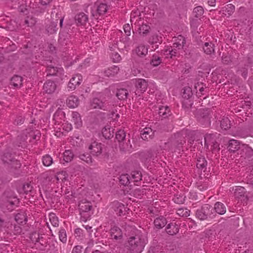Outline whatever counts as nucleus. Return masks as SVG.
Returning <instances> with one entry per match:
<instances>
[{"label": "nucleus", "instance_id": "obj_1", "mask_svg": "<svg viewBox=\"0 0 253 253\" xmlns=\"http://www.w3.org/2000/svg\"><path fill=\"white\" fill-rule=\"evenodd\" d=\"M130 22L134 30L140 35L145 36L149 32L150 28L148 21L144 19L138 11L131 13Z\"/></svg>", "mask_w": 253, "mask_h": 253}, {"label": "nucleus", "instance_id": "obj_2", "mask_svg": "<svg viewBox=\"0 0 253 253\" xmlns=\"http://www.w3.org/2000/svg\"><path fill=\"white\" fill-rule=\"evenodd\" d=\"M146 243L147 239L143 235L130 238L128 243L129 253H141Z\"/></svg>", "mask_w": 253, "mask_h": 253}, {"label": "nucleus", "instance_id": "obj_3", "mask_svg": "<svg viewBox=\"0 0 253 253\" xmlns=\"http://www.w3.org/2000/svg\"><path fill=\"white\" fill-rule=\"evenodd\" d=\"M79 208L82 217L85 220L89 219L91 214L92 205L91 203L86 200H83L80 202Z\"/></svg>", "mask_w": 253, "mask_h": 253}, {"label": "nucleus", "instance_id": "obj_4", "mask_svg": "<svg viewBox=\"0 0 253 253\" xmlns=\"http://www.w3.org/2000/svg\"><path fill=\"white\" fill-rule=\"evenodd\" d=\"M42 176L49 181L55 182V181H58L60 180L62 181L65 180L68 176V174L66 171H62L55 175L54 171L50 170L42 173Z\"/></svg>", "mask_w": 253, "mask_h": 253}, {"label": "nucleus", "instance_id": "obj_5", "mask_svg": "<svg viewBox=\"0 0 253 253\" xmlns=\"http://www.w3.org/2000/svg\"><path fill=\"white\" fill-rule=\"evenodd\" d=\"M229 149L231 151L235 152L239 149H242L245 154L250 153L252 149L248 145L241 144L240 142L235 139H231L229 142Z\"/></svg>", "mask_w": 253, "mask_h": 253}, {"label": "nucleus", "instance_id": "obj_6", "mask_svg": "<svg viewBox=\"0 0 253 253\" xmlns=\"http://www.w3.org/2000/svg\"><path fill=\"white\" fill-rule=\"evenodd\" d=\"M65 114L64 112L61 109L57 110L54 113L53 116V121L54 122L55 129H59L61 131V128L59 127V126L63 122H65Z\"/></svg>", "mask_w": 253, "mask_h": 253}, {"label": "nucleus", "instance_id": "obj_7", "mask_svg": "<svg viewBox=\"0 0 253 253\" xmlns=\"http://www.w3.org/2000/svg\"><path fill=\"white\" fill-rule=\"evenodd\" d=\"M205 144L207 148L211 145V149L212 151H218L219 150V145L215 142L214 135L212 134H207L205 135Z\"/></svg>", "mask_w": 253, "mask_h": 253}, {"label": "nucleus", "instance_id": "obj_8", "mask_svg": "<svg viewBox=\"0 0 253 253\" xmlns=\"http://www.w3.org/2000/svg\"><path fill=\"white\" fill-rule=\"evenodd\" d=\"M82 80L83 79L81 75L77 74L74 75L68 84V90H74L81 84Z\"/></svg>", "mask_w": 253, "mask_h": 253}, {"label": "nucleus", "instance_id": "obj_9", "mask_svg": "<svg viewBox=\"0 0 253 253\" xmlns=\"http://www.w3.org/2000/svg\"><path fill=\"white\" fill-rule=\"evenodd\" d=\"M4 163L9 164L12 168L17 169L21 167V165L19 161L14 160L12 157L11 154L9 153H4L1 158Z\"/></svg>", "mask_w": 253, "mask_h": 253}, {"label": "nucleus", "instance_id": "obj_10", "mask_svg": "<svg viewBox=\"0 0 253 253\" xmlns=\"http://www.w3.org/2000/svg\"><path fill=\"white\" fill-rule=\"evenodd\" d=\"M211 207L208 204L204 205L200 210L196 211V216L200 220L206 219L208 216L211 214L210 209Z\"/></svg>", "mask_w": 253, "mask_h": 253}, {"label": "nucleus", "instance_id": "obj_11", "mask_svg": "<svg viewBox=\"0 0 253 253\" xmlns=\"http://www.w3.org/2000/svg\"><path fill=\"white\" fill-rule=\"evenodd\" d=\"M148 81L142 79H138L135 81V86L137 88L135 94L142 93L146 90L148 87Z\"/></svg>", "mask_w": 253, "mask_h": 253}, {"label": "nucleus", "instance_id": "obj_12", "mask_svg": "<svg viewBox=\"0 0 253 253\" xmlns=\"http://www.w3.org/2000/svg\"><path fill=\"white\" fill-rule=\"evenodd\" d=\"M47 75L50 76H57L61 77L63 75V69L61 67H56L51 66L47 67Z\"/></svg>", "mask_w": 253, "mask_h": 253}, {"label": "nucleus", "instance_id": "obj_13", "mask_svg": "<svg viewBox=\"0 0 253 253\" xmlns=\"http://www.w3.org/2000/svg\"><path fill=\"white\" fill-rule=\"evenodd\" d=\"M75 19L78 26H85L88 22V16L84 12H80L75 16Z\"/></svg>", "mask_w": 253, "mask_h": 253}, {"label": "nucleus", "instance_id": "obj_14", "mask_svg": "<svg viewBox=\"0 0 253 253\" xmlns=\"http://www.w3.org/2000/svg\"><path fill=\"white\" fill-rule=\"evenodd\" d=\"M173 47L177 49V51L181 49L185 42V39L181 35H179L173 38Z\"/></svg>", "mask_w": 253, "mask_h": 253}, {"label": "nucleus", "instance_id": "obj_15", "mask_svg": "<svg viewBox=\"0 0 253 253\" xmlns=\"http://www.w3.org/2000/svg\"><path fill=\"white\" fill-rule=\"evenodd\" d=\"M89 149L91 150V153L92 155L98 156L102 152V144L95 141L93 142L89 146Z\"/></svg>", "mask_w": 253, "mask_h": 253}, {"label": "nucleus", "instance_id": "obj_16", "mask_svg": "<svg viewBox=\"0 0 253 253\" xmlns=\"http://www.w3.org/2000/svg\"><path fill=\"white\" fill-rule=\"evenodd\" d=\"M56 89V85L53 82L47 81L46 82L43 86L44 91L48 94H52L55 92Z\"/></svg>", "mask_w": 253, "mask_h": 253}, {"label": "nucleus", "instance_id": "obj_17", "mask_svg": "<svg viewBox=\"0 0 253 253\" xmlns=\"http://www.w3.org/2000/svg\"><path fill=\"white\" fill-rule=\"evenodd\" d=\"M114 128L111 126V123L106 125L102 129V133L106 139H110L113 136Z\"/></svg>", "mask_w": 253, "mask_h": 253}, {"label": "nucleus", "instance_id": "obj_18", "mask_svg": "<svg viewBox=\"0 0 253 253\" xmlns=\"http://www.w3.org/2000/svg\"><path fill=\"white\" fill-rule=\"evenodd\" d=\"M235 6L232 4L226 5L220 11L222 15L224 17H229L234 11Z\"/></svg>", "mask_w": 253, "mask_h": 253}, {"label": "nucleus", "instance_id": "obj_19", "mask_svg": "<svg viewBox=\"0 0 253 253\" xmlns=\"http://www.w3.org/2000/svg\"><path fill=\"white\" fill-rule=\"evenodd\" d=\"M67 105L71 108L77 107L79 104V100L75 95H72L69 96L66 100Z\"/></svg>", "mask_w": 253, "mask_h": 253}, {"label": "nucleus", "instance_id": "obj_20", "mask_svg": "<svg viewBox=\"0 0 253 253\" xmlns=\"http://www.w3.org/2000/svg\"><path fill=\"white\" fill-rule=\"evenodd\" d=\"M59 127L61 128V131H59V129H55L57 133H59V135L55 134L56 135H58V136H60L61 133L63 134L64 131L69 132L72 128V125L65 121L63 122L60 126H59Z\"/></svg>", "mask_w": 253, "mask_h": 253}, {"label": "nucleus", "instance_id": "obj_21", "mask_svg": "<svg viewBox=\"0 0 253 253\" xmlns=\"http://www.w3.org/2000/svg\"><path fill=\"white\" fill-rule=\"evenodd\" d=\"M72 121L74 123L76 128H80L82 126L83 122L80 114L77 112H73L72 114Z\"/></svg>", "mask_w": 253, "mask_h": 253}, {"label": "nucleus", "instance_id": "obj_22", "mask_svg": "<svg viewBox=\"0 0 253 253\" xmlns=\"http://www.w3.org/2000/svg\"><path fill=\"white\" fill-rule=\"evenodd\" d=\"M91 106L92 108H99L104 110L106 109L105 102L102 100H100L97 97L93 99L91 102Z\"/></svg>", "mask_w": 253, "mask_h": 253}, {"label": "nucleus", "instance_id": "obj_23", "mask_svg": "<svg viewBox=\"0 0 253 253\" xmlns=\"http://www.w3.org/2000/svg\"><path fill=\"white\" fill-rule=\"evenodd\" d=\"M115 205V211L117 214L119 215H125L127 211L126 209L125 206L118 202H114Z\"/></svg>", "mask_w": 253, "mask_h": 253}, {"label": "nucleus", "instance_id": "obj_24", "mask_svg": "<svg viewBox=\"0 0 253 253\" xmlns=\"http://www.w3.org/2000/svg\"><path fill=\"white\" fill-rule=\"evenodd\" d=\"M19 199L16 197L10 198L6 202L5 205L7 210L11 211L13 210L15 207H16L19 204Z\"/></svg>", "mask_w": 253, "mask_h": 253}, {"label": "nucleus", "instance_id": "obj_25", "mask_svg": "<svg viewBox=\"0 0 253 253\" xmlns=\"http://www.w3.org/2000/svg\"><path fill=\"white\" fill-rule=\"evenodd\" d=\"M134 52L137 56L143 57L148 53V47L143 44H140L136 48Z\"/></svg>", "mask_w": 253, "mask_h": 253}, {"label": "nucleus", "instance_id": "obj_26", "mask_svg": "<svg viewBox=\"0 0 253 253\" xmlns=\"http://www.w3.org/2000/svg\"><path fill=\"white\" fill-rule=\"evenodd\" d=\"M167 232L171 235L176 234L179 231V228L177 224L171 223L168 225L166 228Z\"/></svg>", "mask_w": 253, "mask_h": 253}, {"label": "nucleus", "instance_id": "obj_27", "mask_svg": "<svg viewBox=\"0 0 253 253\" xmlns=\"http://www.w3.org/2000/svg\"><path fill=\"white\" fill-rule=\"evenodd\" d=\"M126 133L123 129H119L117 131L116 134V138L118 140V141L120 143V147L121 149H124L125 148L123 147L122 143L126 137Z\"/></svg>", "mask_w": 253, "mask_h": 253}, {"label": "nucleus", "instance_id": "obj_28", "mask_svg": "<svg viewBox=\"0 0 253 253\" xmlns=\"http://www.w3.org/2000/svg\"><path fill=\"white\" fill-rule=\"evenodd\" d=\"M152 130L150 127H145L141 130V137L144 140H148L153 135Z\"/></svg>", "mask_w": 253, "mask_h": 253}, {"label": "nucleus", "instance_id": "obj_29", "mask_svg": "<svg viewBox=\"0 0 253 253\" xmlns=\"http://www.w3.org/2000/svg\"><path fill=\"white\" fill-rule=\"evenodd\" d=\"M177 53V49L174 48L173 46L168 47L163 50V54L166 58H172V56H175Z\"/></svg>", "mask_w": 253, "mask_h": 253}, {"label": "nucleus", "instance_id": "obj_30", "mask_svg": "<svg viewBox=\"0 0 253 253\" xmlns=\"http://www.w3.org/2000/svg\"><path fill=\"white\" fill-rule=\"evenodd\" d=\"M121 230L117 226H114L111 229V236L112 238L118 239L122 237Z\"/></svg>", "mask_w": 253, "mask_h": 253}, {"label": "nucleus", "instance_id": "obj_31", "mask_svg": "<svg viewBox=\"0 0 253 253\" xmlns=\"http://www.w3.org/2000/svg\"><path fill=\"white\" fill-rule=\"evenodd\" d=\"M154 223L156 228L160 229L165 226L167 220L163 216H160L155 219Z\"/></svg>", "mask_w": 253, "mask_h": 253}, {"label": "nucleus", "instance_id": "obj_32", "mask_svg": "<svg viewBox=\"0 0 253 253\" xmlns=\"http://www.w3.org/2000/svg\"><path fill=\"white\" fill-rule=\"evenodd\" d=\"M158 108L159 110H158V113L160 116L165 118L169 115L170 110L168 106H159Z\"/></svg>", "mask_w": 253, "mask_h": 253}, {"label": "nucleus", "instance_id": "obj_33", "mask_svg": "<svg viewBox=\"0 0 253 253\" xmlns=\"http://www.w3.org/2000/svg\"><path fill=\"white\" fill-rule=\"evenodd\" d=\"M233 190L234 196L237 198L244 196L246 193L245 189L242 186H235L233 188Z\"/></svg>", "mask_w": 253, "mask_h": 253}, {"label": "nucleus", "instance_id": "obj_34", "mask_svg": "<svg viewBox=\"0 0 253 253\" xmlns=\"http://www.w3.org/2000/svg\"><path fill=\"white\" fill-rule=\"evenodd\" d=\"M119 70V68L117 66H114L105 70L104 74L107 77H113L118 73Z\"/></svg>", "mask_w": 253, "mask_h": 253}, {"label": "nucleus", "instance_id": "obj_35", "mask_svg": "<svg viewBox=\"0 0 253 253\" xmlns=\"http://www.w3.org/2000/svg\"><path fill=\"white\" fill-rule=\"evenodd\" d=\"M42 238V235H40L39 233L37 232L32 233L30 236V239L33 242L40 243L41 245L43 244Z\"/></svg>", "mask_w": 253, "mask_h": 253}, {"label": "nucleus", "instance_id": "obj_36", "mask_svg": "<svg viewBox=\"0 0 253 253\" xmlns=\"http://www.w3.org/2000/svg\"><path fill=\"white\" fill-rule=\"evenodd\" d=\"M203 50L206 54H211L214 51V44L211 42H205L203 46Z\"/></svg>", "mask_w": 253, "mask_h": 253}, {"label": "nucleus", "instance_id": "obj_37", "mask_svg": "<svg viewBox=\"0 0 253 253\" xmlns=\"http://www.w3.org/2000/svg\"><path fill=\"white\" fill-rule=\"evenodd\" d=\"M214 209L216 212L219 214H223L226 212L225 207L220 202H216L215 204Z\"/></svg>", "mask_w": 253, "mask_h": 253}, {"label": "nucleus", "instance_id": "obj_38", "mask_svg": "<svg viewBox=\"0 0 253 253\" xmlns=\"http://www.w3.org/2000/svg\"><path fill=\"white\" fill-rule=\"evenodd\" d=\"M91 192L90 191H89L88 189H87L85 187H80L77 190V193H74L75 195L74 196L76 197H77V195H81L82 196L84 197H88L89 195H91Z\"/></svg>", "mask_w": 253, "mask_h": 253}, {"label": "nucleus", "instance_id": "obj_39", "mask_svg": "<svg viewBox=\"0 0 253 253\" xmlns=\"http://www.w3.org/2000/svg\"><path fill=\"white\" fill-rule=\"evenodd\" d=\"M22 78L19 76H14L11 80V84L14 87H18L22 84Z\"/></svg>", "mask_w": 253, "mask_h": 253}, {"label": "nucleus", "instance_id": "obj_40", "mask_svg": "<svg viewBox=\"0 0 253 253\" xmlns=\"http://www.w3.org/2000/svg\"><path fill=\"white\" fill-rule=\"evenodd\" d=\"M131 182H137L142 179V175L138 171H132L130 177Z\"/></svg>", "mask_w": 253, "mask_h": 253}, {"label": "nucleus", "instance_id": "obj_41", "mask_svg": "<svg viewBox=\"0 0 253 253\" xmlns=\"http://www.w3.org/2000/svg\"><path fill=\"white\" fill-rule=\"evenodd\" d=\"M128 93L126 89L121 88L118 90L116 95L120 100H124L126 99Z\"/></svg>", "mask_w": 253, "mask_h": 253}, {"label": "nucleus", "instance_id": "obj_42", "mask_svg": "<svg viewBox=\"0 0 253 253\" xmlns=\"http://www.w3.org/2000/svg\"><path fill=\"white\" fill-rule=\"evenodd\" d=\"M74 157V154L73 152L70 150H66L63 153V160L66 162L68 163L69 162H71L72 160L73 159Z\"/></svg>", "mask_w": 253, "mask_h": 253}, {"label": "nucleus", "instance_id": "obj_43", "mask_svg": "<svg viewBox=\"0 0 253 253\" xmlns=\"http://www.w3.org/2000/svg\"><path fill=\"white\" fill-rule=\"evenodd\" d=\"M108 9V6L106 3H101L97 5V11L99 15H104Z\"/></svg>", "mask_w": 253, "mask_h": 253}, {"label": "nucleus", "instance_id": "obj_44", "mask_svg": "<svg viewBox=\"0 0 253 253\" xmlns=\"http://www.w3.org/2000/svg\"><path fill=\"white\" fill-rule=\"evenodd\" d=\"M120 182L122 185H128L131 182L130 176H129L127 174H122L120 177Z\"/></svg>", "mask_w": 253, "mask_h": 253}, {"label": "nucleus", "instance_id": "obj_45", "mask_svg": "<svg viewBox=\"0 0 253 253\" xmlns=\"http://www.w3.org/2000/svg\"><path fill=\"white\" fill-rule=\"evenodd\" d=\"M230 121L227 117H224L221 121V127L224 130H227L230 127Z\"/></svg>", "mask_w": 253, "mask_h": 253}, {"label": "nucleus", "instance_id": "obj_46", "mask_svg": "<svg viewBox=\"0 0 253 253\" xmlns=\"http://www.w3.org/2000/svg\"><path fill=\"white\" fill-rule=\"evenodd\" d=\"M53 163V159L49 155H46L42 157V163L44 166H50Z\"/></svg>", "mask_w": 253, "mask_h": 253}, {"label": "nucleus", "instance_id": "obj_47", "mask_svg": "<svg viewBox=\"0 0 253 253\" xmlns=\"http://www.w3.org/2000/svg\"><path fill=\"white\" fill-rule=\"evenodd\" d=\"M49 220L51 224L54 226L57 227L59 225V222L57 217L53 213H50L49 215Z\"/></svg>", "mask_w": 253, "mask_h": 253}, {"label": "nucleus", "instance_id": "obj_48", "mask_svg": "<svg viewBox=\"0 0 253 253\" xmlns=\"http://www.w3.org/2000/svg\"><path fill=\"white\" fill-rule=\"evenodd\" d=\"M110 118H111L110 123H117L118 121V119L120 117L119 114L117 113L116 109L113 110L110 114Z\"/></svg>", "mask_w": 253, "mask_h": 253}, {"label": "nucleus", "instance_id": "obj_49", "mask_svg": "<svg viewBox=\"0 0 253 253\" xmlns=\"http://www.w3.org/2000/svg\"><path fill=\"white\" fill-rule=\"evenodd\" d=\"M207 161L205 158L201 157L197 160V167L198 169H203L207 166Z\"/></svg>", "mask_w": 253, "mask_h": 253}, {"label": "nucleus", "instance_id": "obj_50", "mask_svg": "<svg viewBox=\"0 0 253 253\" xmlns=\"http://www.w3.org/2000/svg\"><path fill=\"white\" fill-rule=\"evenodd\" d=\"M193 13L196 18H198L204 13V9L202 6H197L194 8Z\"/></svg>", "mask_w": 253, "mask_h": 253}, {"label": "nucleus", "instance_id": "obj_51", "mask_svg": "<svg viewBox=\"0 0 253 253\" xmlns=\"http://www.w3.org/2000/svg\"><path fill=\"white\" fill-rule=\"evenodd\" d=\"M15 219L18 223H23L26 221L25 215L24 213H18L15 215Z\"/></svg>", "mask_w": 253, "mask_h": 253}, {"label": "nucleus", "instance_id": "obj_52", "mask_svg": "<svg viewBox=\"0 0 253 253\" xmlns=\"http://www.w3.org/2000/svg\"><path fill=\"white\" fill-rule=\"evenodd\" d=\"M59 238L60 240L63 243L67 241V235L66 231L64 229H61L59 232Z\"/></svg>", "mask_w": 253, "mask_h": 253}, {"label": "nucleus", "instance_id": "obj_53", "mask_svg": "<svg viewBox=\"0 0 253 253\" xmlns=\"http://www.w3.org/2000/svg\"><path fill=\"white\" fill-rule=\"evenodd\" d=\"M198 18L192 19L190 22L191 27L194 30H195L197 28L198 26L200 24L201 22L202 21L201 18Z\"/></svg>", "mask_w": 253, "mask_h": 253}, {"label": "nucleus", "instance_id": "obj_54", "mask_svg": "<svg viewBox=\"0 0 253 253\" xmlns=\"http://www.w3.org/2000/svg\"><path fill=\"white\" fill-rule=\"evenodd\" d=\"M80 158L81 160L85 162L87 164L92 163V158L88 154H83L80 155Z\"/></svg>", "mask_w": 253, "mask_h": 253}, {"label": "nucleus", "instance_id": "obj_55", "mask_svg": "<svg viewBox=\"0 0 253 253\" xmlns=\"http://www.w3.org/2000/svg\"><path fill=\"white\" fill-rule=\"evenodd\" d=\"M161 42V38H159L157 35H153L148 40V42L150 44H155L160 43Z\"/></svg>", "mask_w": 253, "mask_h": 253}, {"label": "nucleus", "instance_id": "obj_56", "mask_svg": "<svg viewBox=\"0 0 253 253\" xmlns=\"http://www.w3.org/2000/svg\"><path fill=\"white\" fill-rule=\"evenodd\" d=\"M161 62L160 58L156 55L153 56L151 60V64L153 66H157L159 65Z\"/></svg>", "mask_w": 253, "mask_h": 253}, {"label": "nucleus", "instance_id": "obj_57", "mask_svg": "<svg viewBox=\"0 0 253 253\" xmlns=\"http://www.w3.org/2000/svg\"><path fill=\"white\" fill-rule=\"evenodd\" d=\"M177 213L181 216H188L190 215V211L187 209H179L177 211Z\"/></svg>", "mask_w": 253, "mask_h": 253}, {"label": "nucleus", "instance_id": "obj_58", "mask_svg": "<svg viewBox=\"0 0 253 253\" xmlns=\"http://www.w3.org/2000/svg\"><path fill=\"white\" fill-rule=\"evenodd\" d=\"M148 87L150 88L149 93H154L156 89L155 83L152 81H148Z\"/></svg>", "mask_w": 253, "mask_h": 253}, {"label": "nucleus", "instance_id": "obj_59", "mask_svg": "<svg viewBox=\"0 0 253 253\" xmlns=\"http://www.w3.org/2000/svg\"><path fill=\"white\" fill-rule=\"evenodd\" d=\"M112 58L114 62H119L122 59L120 54L117 52H114L112 54Z\"/></svg>", "mask_w": 253, "mask_h": 253}, {"label": "nucleus", "instance_id": "obj_60", "mask_svg": "<svg viewBox=\"0 0 253 253\" xmlns=\"http://www.w3.org/2000/svg\"><path fill=\"white\" fill-rule=\"evenodd\" d=\"M124 30L127 36H129L131 34V28L129 24H126L124 26Z\"/></svg>", "mask_w": 253, "mask_h": 253}, {"label": "nucleus", "instance_id": "obj_61", "mask_svg": "<svg viewBox=\"0 0 253 253\" xmlns=\"http://www.w3.org/2000/svg\"><path fill=\"white\" fill-rule=\"evenodd\" d=\"M191 95V91L190 87H186L184 89L183 96L185 98H189Z\"/></svg>", "mask_w": 253, "mask_h": 253}, {"label": "nucleus", "instance_id": "obj_62", "mask_svg": "<svg viewBox=\"0 0 253 253\" xmlns=\"http://www.w3.org/2000/svg\"><path fill=\"white\" fill-rule=\"evenodd\" d=\"M195 131H189L188 130H183L181 132V136L183 137L189 136L190 135H193Z\"/></svg>", "mask_w": 253, "mask_h": 253}, {"label": "nucleus", "instance_id": "obj_63", "mask_svg": "<svg viewBox=\"0 0 253 253\" xmlns=\"http://www.w3.org/2000/svg\"><path fill=\"white\" fill-rule=\"evenodd\" d=\"M8 223L4 222L0 217V231L2 230L3 228H5L6 227L8 228V226L7 225Z\"/></svg>", "mask_w": 253, "mask_h": 253}, {"label": "nucleus", "instance_id": "obj_64", "mask_svg": "<svg viewBox=\"0 0 253 253\" xmlns=\"http://www.w3.org/2000/svg\"><path fill=\"white\" fill-rule=\"evenodd\" d=\"M82 246H76L73 248L72 253H81L82 252Z\"/></svg>", "mask_w": 253, "mask_h": 253}]
</instances>
